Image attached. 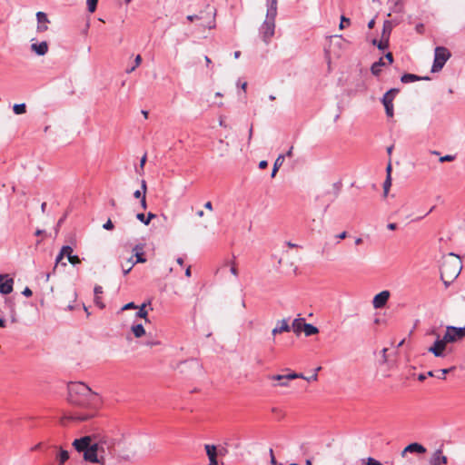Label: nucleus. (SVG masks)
<instances>
[{
    "label": "nucleus",
    "instance_id": "nucleus-49",
    "mask_svg": "<svg viewBox=\"0 0 465 465\" xmlns=\"http://www.w3.org/2000/svg\"><path fill=\"white\" fill-rule=\"evenodd\" d=\"M135 256H136V262H134L135 263H137V262H146V259L143 257V252H136Z\"/></svg>",
    "mask_w": 465,
    "mask_h": 465
},
{
    "label": "nucleus",
    "instance_id": "nucleus-41",
    "mask_svg": "<svg viewBox=\"0 0 465 465\" xmlns=\"http://www.w3.org/2000/svg\"><path fill=\"white\" fill-rule=\"evenodd\" d=\"M141 62H142L141 55L140 54L136 55L135 60H134L135 64L133 67H131L130 69H126V73L130 74L133 71H134L135 68L141 64Z\"/></svg>",
    "mask_w": 465,
    "mask_h": 465
},
{
    "label": "nucleus",
    "instance_id": "nucleus-4",
    "mask_svg": "<svg viewBox=\"0 0 465 465\" xmlns=\"http://www.w3.org/2000/svg\"><path fill=\"white\" fill-rule=\"evenodd\" d=\"M197 15V20H208L206 23L202 24L204 28H214L215 24V16H216V9L211 6L209 4L205 5V9L201 11Z\"/></svg>",
    "mask_w": 465,
    "mask_h": 465
},
{
    "label": "nucleus",
    "instance_id": "nucleus-7",
    "mask_svg": "<svg viewBox=\"0 0 465 465\" xmlns=\"http://www.w3.org/2000/svg\"><path fill=\"white\" fill-rule=\"evenodd\" d=\"M400 92V89L398 88H391L389 91H387L383 97H382V104L385 108L386 114L389 117L393 116V99Z\"/></svg>",
    "mask_w": 465,
    "mask_h": 465
},
{
    "label": "nucleus",
    "instance_id": "nucleus-14",
    "mask_svg": "<svg viewBox=\"0 0 465 465\" xmlns=\"http://www.w3.org/2000/svg\"><path fill=\"white\" fill-rule=\"evenodd\" d=\"M36 19H37V22H38V25H37V31L38 32H45L48 29L47 25H45V24H47L49 23V19L46 15L45 13L44 12H37L36 13Z\"/></svg>",
    "mask_w": 465,
    "mask_h": 465
},
{
    "label": "nucleus",
    "instance_id": "nucleus-22",
    "mask_svg": "<svg viewBox=\"0 0 465 465\" xmlns=\"http://www.w3.org/2000/svg\"><path fill=\"white\" fill-rule=\"evenodd\" d=\"M302 323H305V320L303 318H297L292 322V328L297 335L303 331Z\"/></svg>",
    "mask_w": 465,
    "mask_h": 465
},
{
    "label": "nucleus",
    "instance_id": "nucleus-32",
    "mask_svg": "<svg viewBox=\"0 0 465 465\" xmlns=\"http://www.w3.org/2000/svg\"><path fill=\"white\" fill-rule=\"evenodd\" d=\"M135 264L134 262H133V258H129L127 260V265L128 266H125V265H122V268H123V272H124V274L126 275L127 273H129V272L132 270V268L134 267V265Z\"/></svg>",
    "mask_w": 465,
    "mask_h": 465
},
{
    "label": "nucleus",
    "instance_id": "nucleus-64",
    "mask_svg": "<svg viewBox=\"0 0 465 465\" xmlns=\"http://www.w3.org/2000/svg\"><path fill=\"white\" fill-rule=\"evenodd\" d=\"M423 29H424V25L422 24H418L416 25V31L420 34H421L423 32Z\"/></svg>",
    "mask_w": 465,
    "mask_h": 465
},
{
    "label": "nucleus",
    "instance_id": "nucleus-61",
    "mask_svg": "<svg viewBox=\"0 0 465 465\" xmlns=\"http://www.w3.org/2000/svg\"><path fill=\"white\" fill-rule=\"evenodd\" d=\"M267 166H268V162L265 160H262L259 163L260 169H265Z\"/></svg>",
    "mask_w": 465,
    "mask_h": 465
},
{
    "label": "nucleus",
    "instance_id": "nucleus-6",
    "mask_svg": "<svg viewBox=\"0 0 465 465\" xmlns=\"http://www.w3.org/2000/svg\"><path fill=\"white\" fill-rule=\"evenodd\" d=\"M465 337V326L455 327L447 326L446 332L444 334V341L456 342L462 340Z\"/></svg>",
    "mask_w": 465,
    "mask_h": 465
},
{
    "label": "nucleus",
    "instance_id": "nucleus-17",
    "mask_svg": "<svg viewBox=\"0 0 465 465\" xmlns=\"http://www.w3.org/2000/svg\"><path fill=\"white\" fill-rule=\"evenodd\" d=\"M398 23H399L398 21L385 20L383 23L381 38L382 39H384V38L390 39V35H391V30L393 28V25H397Z\"/></svg>",
    "mask_w": 465,
    "mask_h": 465
},
{
    "label": "nucleus",
    "instance_id": "nucleus-40",
    "mask_svg": "<svg viewBox=\"0 0 465 465\" xmlns=\"http://www.w3.org/2000/svg\"><path fill=\"white\" fill-rule=\"evenodd\" d=\"M456 159V155L455 154H447L445 156H440L438 161L440 162V163H443V162H451L453 160Z\"/></svg>",
    "mask_w": 465,
    "mask_h": 465
},
{
    "label": "nucleus",
    "instance_id": "nucleus-5",
    "mask_svg": "<svg viewBox=\"0 0 465 465\" xmlns=\"http://www.w3.org/2000/svg\"><path fill=\"white\" fill-rule=\"evenodd\" d=\"M274 30L275 17H269L266 15L265 20L260 27V34L265 43H268L269 40L273 36Z\"/></svg>",
    "mask_w": 465,
    "mask_h": 465
},
{
    "label": "nucleus",
    "instance_id": "nucleus-39",
    "mask_svg": "<svg viewBox=\"0 0 465 465\" xmlns=\"http://www.w3.org/2000/svg\"><path fill=\"white\" fill-rule=\"evenodd\" d=\"M350 24H351L350 18H348V17H346L344 15L341 16V23H340V25H339L340 29L345 28L346 26L350 25Z\"/></svg>",
    "mask_w": 465,
    "mask_h": 465
},
{
    "label": "nucleus",
    "instance_id": "nucleus-56",
    "mask_svg": "<svg viewBox=\"0 0 465 465\" xmlns=\"http://www.w3.org/2000/svg\"><path fill=\"white\" fill-rule=\"evenodd\" d=\"M429 351L431 352L436 356V340L433 341V343L430 346Z\"/></svg>",
    "mask_w": 465,
    "mask_h": 465
},
{
    "label": "nucleus",
    "instance_id": "nucleus-8",
    "mask_svg": "<svg viewBox=\"0 0 465 465\" xmlns=\"http://www.w3.org/2000/svg\"><path fill=\"white\" fill-rule=\"evenodd\" d=\"M426 452V449L423 445L418 442H412L407 445L401 452V456L403 459H407L408 461L412 462L411 459L408 458V454H422Z\"/></svg>",
    "mask_w": 465,
    "mask_h": 465
},
{
    "label": "nucleus",
    "instance_id": "nucleus-24",
    "mask_svg": "<svg viewBox=\"0 0 465 465\" xmlns=\"http://www.w3.org/2000/svg\"><path fill=\"white\" fill-rule=\"evenodd\" d=\"M283 162H284V154H280L274 162L273 168H272V174H271L272 177H274L276 175L279 168L282 165Z\"/></svg>",
    "mask_w": 465,
    "mask_h": 465
},
{
    "label": "nucleus",
    "instance_id": "nucleus-36",
    "mask_svg": "<svg viewBox=\"0 0 465 465\" xmlns=\"http://www.w3.org/2000/svg\"><path fill=\"white\" fill-rule=\"evenodd\" d=\"M447 462H448L447 457L442 455L441 449H438V465L446 464Z\"/></svg>",
    "mask_w": 465,
    "mask_h": 465
},
{
    "label": "nucleus",
    "instance_id": "nucleus-3",
    "mask_svg": "<svg viewBox=\"0 0 465 465\" xmlns=\"http://www.w3.org/2000/svg\"><path fill=\"white\" fill-rule=\"evenodd\" d=\"M440 279L450 278L455 280L462 270L461 259L454 252H449L442 257Z\"/></svg>",
    "mask_w": 465,
    "mask_h": 465
},
{
    "label": "nucleus",
    "instance_id": "nucleus-11",
    "mask_svg": "<svg viewBox=\"0 0 465 465\" xmlns=\"http://www.w3.org/2000/svg\"><path fill=\"white\" fill-rule=\"evenodd\" d=\"M14 279L7 274H0V293L9 294L13 292Z\"/></svg>",
    "mask_w": 465,
    "mask_h": 465
},
{
    "label": "nucleus",
    "instance_id": "nucleus-26",
    "mask_svg": "<svg viewBox=\"0 0 465 465\" xmlns=\"http://www.w3.org/2000/svg\"><path fill=\"white\" fill-rule=\"evenodd\" d=\"M372 45H377V47L380 49V50H385L389 47V39L388 38H384L381 41H377V39H373L372 40Z\"/></svg>",
    "mask_w": 465,
    "mask_h": 465
},
{
    "label": "nucleus",
    "instance_id": "nucleus-63",
    "mask_svg": "<svg viewBox=\"0 0 465 465\" xmlns=\"http://www.w3.org/2000/svg\"><path fill=\"white\" fill-rule=\"evenodd\" d=\"M134 196L135 198H143V192L141 190H136L134 193Z\"/></svg>",
    "mask_w": 465,
    "mask_h": 465
},
{
    "label": "nucleus",
    "instance_id": "nucleus-15",
    "mask_svg": "<svg viewBox=\"0 0 465 465\" xmlns=\"http://www.w3.org/2000/svg\"><path fill=\"white\" fill-rule=\"evenodd\" d=\"M31 49L37 55H40V56L45 55L48 51L47 42L42 41L40 43H34L31 45Z\"/></svg>",
    "mask_w": 465,
    "mask_h": 465
},
{
    "label": "nucleus",
    "instance_id": "nucleus-10",
    "mask_svg": "<svg viewBox=\"0 0 465 465\" xmlns=\"http://www.w3.org/2000/svg\"><path fill=\"white\" fill-rule=\"evenodd\" d=\"M390 296H391V292L387 290L385 291H382L379 293H377L374 297H373V300H372V305L375 309H381L383 308L389 299H390Z\"/></svg>",
    "mask_w": 465,
    "mask_h": 465
},
{
    "label": "nucleus",
    "instance_id": "nucleus-55",
    "mask_svg": "<svg viewBox=\"0 0 465 465\" xmlns=\"http://www.w3.org/2000/svg\"><path fill=\"white\" fill-rule=\"evenodd\" d=\"M141 191L143 192V194H146L147 184L145 180L141 181Z\"/></svg>",
    "mask_w": 465,
    "mask_h": 465
},
{
    "label": "nucleus",
    "instance_id": "nucleus-48",
    "mask_svg": "<svg viewBox=\"0 0 465 465\" xmlns=\"http://www.w3.org/2000/svg\"><path fill=\"white\" fill-rule=\"evenodd\" d=\"M146 163V154H144L141 160H140V170L139 169H136V172L139 173H142L143 170V166Z\"/></svg>",
    "mask_w": 465,
    "mask_h": 465
},
{
    "label": "nucleus",
    "instance_id": "nucleus-38",
    "mask_svg": "<svg viewBox=\"0 0 465 465\" xmlns=\"http://www.w3.org/2000/svg\"><path fill=\"white\" fill-rule=\"evenodd\" d=\"M362 462L365 465H383L379 460H375L374 458L369 457L366 460H362Z\"/></svg>",
    "mask_w": 465,
    "mask_h": 465
},
{
    "label": "nucleus",
    "instance_id": "nucleus-18",
    "mask_svg": "<svg viewBox=\"0 0 465 465\" xmlns=\"http://www.w3.org/2000/svg\"><path fill=\"white\" fill-rule=\"evenodd\" d=\"M277 4H278V0H268L267 1V12H266L267 16L276 18Z\"/></svg>",
    "mask_w": 465,
    "mask_h": 465
},
{
    "label": "nucleus",
    "instance_id": "nucleus-53",
    "mask_svg": "<svg viewBox=\"0 0 465 465\" xmlns=\"http://www.w3.org/2000/svg\"><path fill=\"white\" fill-rule=\"evenodd\" d=\"M302 379L306 380L307 381H317V379H318V374H317V373H313V374H312V376H310V377H305V376L303 375V378H302Z\"/></svg>",
    "mask_w": 465,
    "mask_h": 465
},
{
    "label": "nucleus",
    "instance_id": "nucleus-30",
    "mask_svg": "<svg viewBox=\"0 0 465 465\" xmlns=\"http://www.w3.org/2000/svg\"><path fill=\"white\" fill-rule=\"evenodd\" d=\"M13 111L15 114H23L26 112V105L25 104H15L13 106Z\"/></svg>",
    "mask_w": 465,
    "mask_h": 465
},
{
    "label": "nucleus",
    "instance_id": "nucleus-12",
    "mask_svg": "<svg viewBox=\"0 0 465 465\" xmlns=\"http://www.w3.org/2000/svg\"><path fill=\"white\" fill-rule=\"evenodd\" d=\"M450 56L451 54L446 47L438 46V73L442 69Z\"/></svg>",
    "mask_w": 465,
    "mask_h": 465
},
{
    "label": "nucleus",
    "instance_id": "nucleus-1",
    "mask_svg": "<svg viewBox=\"0 0 465 465\" xmlns=\"http://www.w3.org/2000/svg\"><path fill=\"white\" fill-rule=\"evenodd\" d=\"M115 440L105 435L84 436L75 439L74 448L83 452L84 460L92 463L105 465L106 455L112 454Z\"/></svg>",
    "mask_w": 465,
    "mask_h": 465
},
{
    "label": "nucleus",
    "instance_id": "nucleus-51",
    "mask_svg": "<svg viewBox=\"0 0 465 465\" xmlns=\"http://www.w3.org/2000/svg\"><path fill=\"white\" fill-rule=\"evenodd\" d=\"M94 296H99L103 293V287L100 285H95L94 289Z\"/></svg>",
    "mask_w": 465,
    "mask_h": 465
},
{
    "label": "nucleus",
    "instance_id": "nucleus-37",
    "mask_svg": "<svg viewBox=\"0 0 465 465\" xmlns=\"http://www.w3.org/2000/svg\"><path fill=\"white\" fill-rule=\"evenodd\" d=\"M98 0H87V8L90 13H94L96 9Z\"/></svg>",
    "mask_w": 465,
    "mask_h": 465
},
{
    "label": "nucleus",
    "instance_id": "nucleus-35",
    "mask_svg": "<svg viewBox=\"0 0 465 465\" xmlns=\"http://www.w3.org/2000/svg\"><path fill=\"white\" fill-rule=\"evenodd\" d=\"M60 252L66 256L67 259L69 258V255H72L73 254V248L69 245H64L62 247Z\"/></svg>",
    "mask_w": 465,
    "mask_h": 465
},
{
    "label": "nucleus",
    "instance_id": "nucleus-58",
    "mask_svg": "<svg viewBox=\"0 0 465 465\" xmlns=\"http://www.w3.org/2000/svg\"><path fill=\"white\" fill-rule=\"evenodd\" d=\"M440 280L443 282L446 288L449 287L450 285V283L454 281L450 278H445V279H440Z\"/></svg>",
    "mask_w": 465,
    "mask_h": 465
},
{
    "label": "nucleus",
    "instance_id": "nucleus-34",
    "mask_svg": "<svg viewBox=\"0 0 465 465\" xmlns=\"http://www.w3.org/2000/svg\"><path fill=\"white\" fill-rule=\"evenodd\" d=\"M146 303H143L142 306L139 308V311L136 312V317L143 318L146 320L147 317V311L145 310Z\"/></svg>",
    "mask_w": 465,
    "mask_h": 465
},
{
    "label": "nucleus",
    "instance_id": "nucleus-21",
    "mask_svg": "<svg viewBox=\"0 0 465 465\" xmlns=\"http://www.w3.org/2000/svg\"><path fill=\"white\" fill-rule=\"evenodd\" d=\"M385 65V62L383 61V58L381 57L377 62L373 63L371 67V72L373 75H380L381 74V67Z\"/></svg>",
    "mask_w": 465,
    "mask_h": 465
},
{
    "label": "nucleus",
    "instance_id": "nucleus-42",
    "mask_svg": "<svg viewBox=\"0 0 465 465\" xmlns=\"http://www.w3.org/2000/svg\"><path fill=\"white\" fill-rule=\"evenodd\" d=\"M68 262L71 264L75 265V264H78L81 262V259L79 258L78 255L72 254V255H69Z\"/></svg>",
    "mask_w": 465,
    "mask_h": 465
},
{
    "label": "nucleus",
    "instance_id": "nucleus-44",
    "mask_svg": "<svg viewBox=\"0 0 465 465\" xmlns=\"http://www.w3.org/2000/svg\"><path fill=\"white\" fill-rule=\"evenodd\" d=\"M454 367H451V368H449V369H440V370H438V371L440 372V375H438V379H442L444 380L445 379V375L450 372L451 370H453Z\"/></svg>",
    "mask_w": 465,
    "mask_h": 465
},
{
    "label": "nucleus",
    "instance_id": "nucleus-2",
    "mask_svg": "<svg viewBox=\"0 0 465 465\" xmlns=\"http://www.w3.org/2000/svg\"><path fill=\"white\" fill-rule=\"evenodd\" d=\"M68 401L75 406L88 408L85 413H74L69 418L73 420L84 421L93 418L101 404L100 396L84 382L68 384Z\"/></svg>",
    "mask_w": 465,
    "mask_h": 465
},
{
    "label": "nucleus",
    "instance_id": "nucleus-47",
    "mask_svg": "<svg viewBox=\"0 0 465 465\" xmlns=\"http://www.w3.org/2000/svg\"><path fill=\"white\" fill-rule=\"evenodd\" d=\"M341 188V183L340 182L333 183V190H334L335 197H337L339 195Z\"/></svg>",
    "mask_w": 465,
    "mask_h": 465
},
{
    "label": "nucleus",
    "instance_id": "nucleus-25",
    "mask_svg": "<svg viewBox=\"0 0 465 465\" xmlns=\"http://www.w3.org/2000/svg\"><path fill=\"white\" fill-rule=\"evenodd\" d=\"M132 331L136 338H140L145 334V330L143 324L138 323L132 327Z\"/></svg>",
    "mask_w": 465,
    "mask_h": 465
},
{
    "label": "nucleus",
    "instance_id": "nucleus-60",
    "mask_svg": "<svg viewBox=\"0 0 465 465\" xmlns=\"http://www.w3.org/2000/svg\"><path fill=\"white\" fill-rule=\"evenodd\" d=\"M385 58L388 60L389 64H392L393 56H392V54L391 52H389V53H387L385 54Z\"/></svg>",
    "mask_w": 465,
    "mask_h": 465
},
{
    "label": "nucleus",
    "instance_id": "nucleus-16",
    "mask_svg": "<svg viewBox=\"0 0 465 465\" xmlns=\"http://www.w3.org/2000/svg\"><path fill=\"white\" fill-rule=\"evenodd\" d=\"M420 80L428 81V80H430V78L429 76H419V75L413 74H404L401 77V81L403 84H410V83H413V82L420 81Z\"/></svg>",
    "mask_w": 465,
    "mask_h": 465
},
{
    "label": "nucleus",
    "instance_id": "nucleus-52",
    "mask_svg": "<svg viewBox=\"0 0 465 465\" xmlns=\"http://www.w3.org/2000/svg\"><path fill=\"white\" fill-rule=\"evenodd\" d=\"M436 66H437V64H436V47H435L434 48V58H433V62H432L431 68H430L431 73L436 72Z\"/></svg>",
    "mask_w": 465,
    "mask_h": 465
},
{
    "label": "nucleus",
    "instance_id": "nucleus-62",
    "mask_svg": "<svg viewBox=\"0 0 465 465\" xmlns=\"http://www.w3.org/2000/svg\"><path fill=\"white\" fill-rule=\"evenodd\" d=\"M346 237H347V232H342L339 233L338 235H336V238L339 240H343Z\"/></svg>",
    "mask_w": 465,
    "mask_h": 465
},
{
    "label": "nucleus",
    "instance_id": "nucleus-9",
    "mask_svg": "<svg viewBox=\"0 0 465 465\" xmlns=\"http://www.w3.org/2000/svg\"><path fill=\"white\" fill-rule=\"evenodd\" d=\"M298 378H303V374L302 373L291 372V373L286 374V375L275 374V375L269 376L270 380L280 381L279 382V386H282V387H287L289 385V381L290 380H294V379H298Z\"/></svg>",
    "mask_w": 465,
    "mask_h": 465
},
{
    "label": "nucleus",
    "instance_id": "nucleus-20",
    "mask_svg": "<svg viewBox=\"0 0 465 465\" xmlns=\"http://www.w3.org/2000/svg\"><path fill=\"white\" fill-rule=\"evenodd\" d=\"M302 331L305 336H312L319 332V329L312 323H302Z\"/></svg>",
    "mask_w": 465,
    "mask_h": 465
},
{
    "label": "nucleus",
    "instance_id": "nucleus-59",
    "mask_svg": "<svg viewBox=\"0 0 465 465\" xmlns=\"http://www.w3.org/2000/svg\"><path fill=\"white\" fill-rule=\"evenodd\" d=\"M141 206L143 210L147 208L145 194H143V198L141 199Z\"/></svg>",
    "mask_w": 465,
    "mask_h": 465
},
{
    "label": "nucleus",
    "instance_id": "nucleus-31",
    "mask_svg": "<svg viewBox=\"0 0 465 465\" xmlns=\"http://www.w3.org/2000/svg\"><path fill=\"white\" fill-rule=\"evenodd\" d=\"M184 364L189 368L195 369L197 371H201L202 369V365L199 363V361L193 359L184 361Z\"/></svg>",
    "mask_w": 465,
    "mask_h": 465
},
{
    "label": "nucleus",
    "instance_id": "nucleus-27",
    "mask_svg": "<svg viewBox=\"0 0 465 465\" xmlns=\"http://www.w3.org/2000/svg\"><path fill=\"white\" fill-rule=\"evenodd\" d=\"M447 343H450V341H444V336L441 339L438 338V357L444 356V351Z\"/></svg>",
    "mask_w": 465,
    "mask_h": 465
},
{
    "label": "nucleus",
    "instance_id": "nucleus-28",
    "mask_svg": "<svg viewBox=\"0 0 465 465\" xmlns=\"http://www.w3.org/2000/svg\"><path fill=\"white\" fill-rule=\"evenodd\" d=\"M56 459L58 460V463H60V465H64V463L69 459L68 451L61 449L59 453L56 456Z\"/></svg>",
    "mask_w": 465,
    "mask_h": 465
},
{
    "label": "nucleus",
    "instance_id": "nucleus-19",
    "mask_svg": "<svg viewBox=\"0 0 465 465\" xmlns=\"http://www.w3.org/2000/svg\"><path fill=\"white\" fill-rule=\"evenodd\" d=\"M389 3H391L390 10L392 13L401 14L404 11V4L401 0H389Z\"/></svg>",
    "mask_w": 465,
    "mask_h": 465
},
{
    "label": "nucleus",
    "instance_id": "nucleus-45",
    "mask_svg": "<svg viewBox=\"0 0 465 465\" xmlns=\"http://www.w3.org/2000/svg\"><path fill=\"white\" fill-rule=\"evenodd\" d=\"M94 302L96 306H98L100 309H104L105 307L104 303L102 302L100 296H94Z\"/></svg>",
    "mask_w": 465,
    "mask_h": 465
},
{
    "label": "nucleus",
    "instance_id": "nucleus-23",
    "mask_svg": "<svg viewBox=\"0 0 465 465\" xmlns=\"http://www.w3.org/2000/svg\"><path fill=\"white\" fill-rule=\"evenodd\" d=\"M155 217V214L153 213H148L147 216L144 213H140L136 214V219L143 223L144 225H148L152 219Z\"/></svg>",
    "mask_w": 465,
    "mask_h": 465
},
{
    "label": "nucleus",
    "instance_id": "nucleus-33",
    "mask_svg": "<svg viewBox=\"0 0 465 465\" xmlns=\"http://www.w3.org/2000/svg\"><path fill=\"white\" fill-rule=\"evenodd\" d=\"M391 185V175H387L386 180L383 183L384 196H387Z\"/></svg>",
    "mask_w": 465,
    "mask_h": 465
},
{
    "label": "nucleus",
    "instance_id": "nucleus-13",
    "mask_svg": "<svg viewBox=\"0 0 465 465\" xmlns=\"http://www.w3.org/2000/svg\"><path fill=\"white\" fill-rule=\"evenodd\" d=\"M204 449L206 450V454H207L208 459H209V464L208 465H218V462H217L218 452H217L216 446L215 445L206 444L204 446Z\"/></svg>",
    "mask_w": 465,
    "mask_h": 465
},
{
    "label": "nucleus",
    "instance_id": "nucleus-43",
    "mask_svg": "<svg viewBox=\"0 0 465 465\" xmlns=\"http://www.w3.org/2000/svg\"><path fill=\"white\" fill-rule=\"evenodd\" d=\"M269 454L271 465H282V463H280L276 460L272 449L269 450Z\"/></svg>",
    "mask_w": 465,
    "mask_h": 465
},
{
    "label": "nucleus",
    "instance_id": "nucleus-57",
    "mask_svg": "<svg viewBox=\"0 0 465 465\" xmlns=\"http://www.w3.org/2000/svg\"><path fill=\"white\" fill-rule=\"evenodd\" d=\"M387 351H388V349H387V348H384V349H382V351H381L382 363L387 362V354H386Z\"/></svg>",
    "mask_w": 465,
    "mask_h": 465
},
{
    "label": "nucleus",
    "instance_id": "nucleus-29",
    "mask_svg": "<svg viewBox=\"0 0 465 465\" xmlns=\"http://www.w3.org/2000/svg\"><path fill=\"white\" fill-rule=\"evenodd\" d=\"M276 327L278 329H280L281 332L290 331H291V326L288 324V322L285 319H283L282 321H279L277 322Z\"/></svg>",
    "mask_w": 465,
    "mask_h": 465
},
{
    "label": "nucleus",
    "instance_id": "nucleus-46",
    "mask_svg": "<svg viewBox=\"0 0 465 465\" xmlns=\"http://www.w3.org/2000/svg\"><path fill=\"white\" fill-rule=\"evenodd\" d=\"M114 223H113V222L111 221V219H108V220L106 221V223H104V225H103V228H104V230H107V231L113 230V229H114Z\"/></svg>",
    "mask_w": 465,
    "mask_h": 465
},
{
    "label": "nucleus",
    "instance_id": "nucleus-54",
    "mask_svg": "<svg viewBox=\"0 0 465 465\" xmlns=\"http://www.w3.org/2000/svg\"><path fill=\"white\" fill-rule=\"evenodd\" d=\"M22 294L26 296V297H30V296H32L33 292H32V290L29 287H25L24 289V291L22 292Z\"/></svg>",
    "mask_w": 465,
    "mask_h": 465
},
{
    "label": "nucleus",
    "instance_id": "nucleus-50",
    "mask_svg": "<svg viewBox=\"0 0 465 465\" xmlns=\"http://www.w3.org/2000/svg\"><path fill=\"white\" fill-rule=\"evenodd\" d=\"M137 306L133 302H128L122 308V311L129 310V309H135Z\"/></svg>",
    "mask_w": 465,
    "mask_h": 465
}]
</instances>
